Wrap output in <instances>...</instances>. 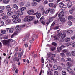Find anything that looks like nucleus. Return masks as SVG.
<instances>
[{"label":"nucleus","mask_w":75,"mask_h":75,"mask_svg":"<svg viewBox=\"0 0 75 75\" xmlns=\"http://www.w3.org/2000/svg\"><path fill=\"white\" fill-rule=\"evenodd\" d=\"M65 37H66V34L65 33H63L62 35L61 38L62 39H64Z\"/></svg>","instance_id":"nucleus-27"},{"label":"nucleus","mask_w":75,"mask_h":75,"mask_svg":"<svg viewBox=\"0 0 75 75\" xmlns=\"http://www.w3.org/2000/svg\"><path fill=\"white\" fill-rule=\"evenodd\" d=\"M31 4L32 6H35L37 4L36 2L33 1L32 3Z\"/></svg>","instance_id":"nucleus-22"},{"label":"nucleus","mask_w":75,"mask_h":75,"mask_svg":"<svg viewBox=\"0 0 75 75\" xmlns=\"http://www.w3.org/2000/svg\"><path fill=\"white\" fill-rule=\"evenodd\" d=\"M60 60L61 61H62V62H65V59L64 57L61 58Z\"/></svg>","instance_id":"nucleus-44"},{"label":"nucleus","mask_w":75,"mask_h":75,"mask_svg":"<svg viewBox=\"0 0 75 75\" xmlns=\"http://www.w3.org/2000/svg\"><path fill=\"white\" fill-rule=\"evenodd\" d=\"M1 33L2 34H5L7 33V32H6V30H2L1 31Z\"/></svg>","instance_id":"nucleus-19"},{"label":"nucleus","mask_w":75,"mask_h":75,"mask_svg":"<svg viewBox=\"0 0 75 75\" xmlns=\"http://www.w3.org/2000/svg\"><path fill=\"white\" fill-rule=\"evenodd\" d=\"M15 29L16 31H20L21 28L20 27V26L19 25H17L15 27Z\"/></svg>","instance_id":"nucleus-13"},{"label":"nucleus","mask_w":75,"mask_h":75,"mask_svg":"<svg viewBox=\"0 0 75 75\" xmlns=\"http://www.w3.org/2000/svg\"><path fill=\"white\" fill-rule=\"evenodd\" d=\"M60 21L62 23H64L65 22L66 20L64 18H62L60 19Z\"/></svg>","instance_id":"nucleus-12"},{"label":"nucleus","mask_w":75,"mask_h":75,"mask_svg":"<svg viewBox=\"0 0 75 75\" xmlns=\"http://www.w3.org/2000/svg\"><path fill=\"white\" fill-rule=\"evenodd\" d=\"M41 11L43 13H45V10H44V8H42L41 9Z\"/></svg>","instance_id":"nucleus-58"},{"label":"nucleus","mask_w":75,"mask_h":75,"mask_svg":"<svg viewBox=\"0 0 75 75\" xmlns=\"http://www.w3.org/2000/svg\"><path fill=\"white\" fill-rule=\"evenodd\" d=\"M18 57L19 59H21V56L20 55V53H19L18 54Z\"/></svg>","instance_id":"nucleus-55"},{"label":"nucleus","mask_w":75,"mask_h":75,"mask_svg":"<svg viewBox=\"0 0 75 75\" xmlns=\"http://www.w3.org/2000/svg\"><path fill=\"white\" fill-rule=\"evenodd\" d=\"M65 41L66 42H68L70 41V38H66L65 39Z\"/></svg>","instance_id":"nucleus-31"},{"label":"nucleus","mask_w":75,"mask_h":75,"mask_svg":"<svg viewBox=\"0 0 75 75\" xmlns=\"http://www.w3.org/2000/svg\"><path fill=\"white\" fill-rule=\"evenodd\" d=\"M73 19V17L72 16H69L68 17V19L69 20H72Z\"/></svg>","instance_id":"nucleus-41"},{"label":"nucleus","mask_w":75,"mask_h":75,"mask_svg":"<svg viewBox=\"0 0 75 75\" xmlns=\"http://www.w3.org/2000/svg\"><path fill=\"white\" fill-rule=\"evenodd\" d=\"M51 50L52 51H54L56 50V47H52L51 48Z\"/></svg>","instance_id":"nucleus-29"},{"label":"nucleus","mask_w":75,"mask_h":75,"mask_svg":"<svg viewBox=\"0 0 75 75\" xmlns=\"http://www.w3.org/2000/svg\"><path fill=\"white\" fill-rule=\"evenodd\" d=\"M6 9L7 11H11V8L10 7V5H7L6 6Z\"/></svg>","instance_id":"nucleus-14"},{"label":"nucleus","mask_w":75,"mask_h":75,"mask_svg":"<svg viewBox=\"0 0 75 75\" xmlns=\"http://www.w3.org/2000/svg\"><path fill=\"white\" fill-rule=\"evenodd\" d=\"M35 15H36V17H37L38 18H40V17H41V15L40 13H38V12H36L35 13H34Z\"/></svg>","instance_id":"nucleus-8"},{"label":"nucleus","mask_w":75,"mask_h":75,"mask_svg":"<svg viewBox=\"0 0 75 75\" xmlns=\"http://www.w3.org/2000/svg\"><path fill=\"white\" fill-rule=\"evenodd\" d=\"M11 23V20L10 19H7L6 21V25H8V24H10Z\"/></svg>","instance_id":"nucleus-11"},{"label":"nucleus","mask_w":75,"mask_h":75,"mask_svg":"<svg viewBox=\"0 0 75 75\" xmlns=\"http://www.w3.org/2000/svg\"><path fill=\"white\" fill-rule=\"evenodd\" d=\"M30 4L31 3L30 2H28L25 5L26 7H29L30 6Z\"/></svg>","instance_id":"nucleus-30"},{"label":"nucleus","mask_w":75,"mask_h":75,"mask_svg":"<svg viewBox=\"0 0 75 75\" xmlns=\"http://www.w3.org/2000/svg\"><path fill=\"white\" fill-rule=\"evenodd\" d=\"M60 55L61 57H65V54L64 53H61L60 54Z\"/></svg>","instance_id":"nucleus-51"},{"label":"nucleus","mask_w":75,"mask_h":75,"mask_svg":"<svg viewBox=\"0 0 75 75\" xmlns=\"http://www.w3.org/2000/svg\"><path fill=\"white\" fill-rule=\"evenodd\" d=\"M51 10V8H49L47 9L46 11L45 12V14H48L49 13H50V11Z\"/></svg>","instance_id":"nucleus-17"},{"label":"nucleus","mask_w":75,"mask_h":75,"mask_svg":"<svg viewBox=\"0 0 75 75\" xmlns=\"http://www.w3.org/2000/svg\"><path fill=\"white\" fill-rule=\"evenodd\" d=\"M58 5L59 7H62L64 6V3H63L62 2H61L60 3H59L58 4Z\"/></svg>","instance_id":"nucleus-18"},{"label":"nucleus","mask_w":75,"mask_h":75,"mask_svg":"<svg viewBox=\"0 0 75 75\" xmlns=\"http://www.w3.org/2000/svg\"><path fill=\"white\" fill-rule=\"evenodd\" d=\"M14 31V28H10L9 30V31L10 33H12Z\"/></svg>","instance_id":"nucleus-20"},{"label":"nucleus","mask_w":75,"mask_h":75,"mask_svg":"<svg viewBox=\"0 0 75 75\" xmlns=\"http://www.w3.org/2000/svg\"><path fill=\"white\" fill-rule=\"evenodd\" d=\"M20 10L21 11H24V10H26V7H24L21 8H20Z\"/></svg>","instance_id":"nucleus-21"},{"label":"nucleus","mask_w":75,"mask_h":75,"mask_svg":"<svg viewBox=\"0 0 75 75\" xmlns=\"http://www.w3.org/2000/svg\"><path fill=\"white\" fill-rule=\"evenodd\" d=\"M12 21L13 23H20L21 22V19H20L17 18L16 20H12Z\"/></svg>","instance_id":"nucleus-6"},{"label":"nucleus","mask_w":75,"mask_h":75,"mask_svg":"<svg viewBox=\"0 0 75 75\" xmlns=\"http://www.w3.org/2000/svg\"><path fill=\"white\" fill-rule=\"evenodd\" d=\"M53 68L54 70H57L58 69V67L57 65H54L53 66Z\"/></svg>","instance_id":"nucleus-36"},{"label":"nucleus","mask_w":75,"mask_h":75,"mask_svg":"<svg viewBox=\"0 0 75 75\" xmlns=\"http://www.w3.org/2000/svg\"><path fill=\"white\" fill-rule=\"evenodd\" d=\"M20 5L21 7H23L24 6V3L23 2H21L20 3Z\"/></svg>","instance_id":"nucleus-57"},{"label":"nucleus","mask_w":75,"mask_h":75,"mask_svg":"<svg viewBox=\"0 0 75 75\" xmlns=\"http://www.w3.org/2000/svg\"><path fill=\"white\" fill-rule=\"evenodd\" d=\"M58 12H57L55 15L54 16H52V18H55V17H56L58 16Z\"/></svg>","instance_id":"nucleus-46"},{"label":"nucleus","mask_w":75,"mask_h":75,"mask_svg":"<svg viewBox=\"0 0 75 75\" xmlns=\"http://www.w3.org/2000/svg\"><path fill=\"white\" fill-rule=\"evenodd\" d=\"M51 59L52 61H56V60L55 59H54V58H53V57L51 58Z\"/></svg>","instance_id":"nucleus-62"},{"label":"nucleus","mask_w":75,"mask_h":75,"mask_svg":"<svg viewBox=\"0 0 75 75\" xmlns=\"http://www.w3.org/2000/svg\"><path fill=\"white\" fill-rule=\"evenodd\" d=\"M55 21H54L52 23V24L51 26H54L55 24Z\"/></svg>","instance_id":"nucleus-63"},{"label":"nucleus","mask_w":75,"mask_h":75,"mask_svg":"<svg viewBox=\"0 0 75 75\" xmlns=\"http://www.w3.org/2000/svg\"><path fill=\"white\" fill-rule=\"evenodd\" d=\"M18 17H19V16L18 15H13L12 16V18L13 19L12 20H16L17 19Z\"/></svg>","instance_id":"nucleus-5"},{"label":"nucleus","mask_w":75,"mask_h":75,"mask_svg":"<svg viewBox=\"0 0 75 75\" xmlns=\"http://www.w3.org/2000/svg\"><path fill=\"white\" fill-rule=\"evenodd\" d=\"M18 13V14L19 16H21V15H23V12L21 11H16Z\"/></svg>","instance_id":"nucleus-16"},{"label":"nucleus","mask_w":75,"mask_h":75,"mask_svg":"<svg viewBox=\"0 0 75 75\" xmlns=\"http://www.w3.org/2000/svg\"><path fill=\"white\" fill-rule=\"evenodd\" d=\"M18 33V31H16L14 32V33L12 35L11 38L13 37L14 36V35H17V34Z\"/></svg>","instance_id":"nucleus-33"},{"label":"nucleus","mask_w":75,"mask_h":75,"mask_svg":"<svg viewBox=\"0 0 75 75\" xmlns=\"http://www.w3.org/2000/svg\"><path fill=\"white\" fill-rule=\"evenodd\" d=\"M9 2V0H4L3 3H4L7 4Z\"/></svg>","instance_id":"nucleus-40"},{"label":"nucleus","mask_w":75,"mask_h":75,"mask_svg":"<svg viewBox=\"0 0 75 75\" xmlns=\"http://www.w3.org/2000/svg\"><path fill=\"white\" fill-rule=\"evenodd\" d=\"M7 14L8 16H11L13 14V12L9 11L7 12Z\"/></svg>","instance_id":"nucleus-35"},{"label":"nucleus","mask_w":75,"mask_h":75,"mask_svg":"<svg viewBox=\"0 0 75 75\" xmlns=\"http://www.w3.org/2000/svg\"><path fill=\"white\" fill-rule=\"evenodd\" d=\"M41 61L42 63H44V58H43V57H42V58L41 59Z\"/></svg>","instance_id":"nucleus-45"},{"label":"nucleus","mask_w":75,"mask_h":75,"mask_svg":"<svg viewBox=\"0 0 75 75\" xmlns=\"http://www.w3.org/2000/svg\"><path fill=\"white\" fill-rule=\"evenodd\" d=\"M54 38L55 40H58H58L59 39V38L57 36H54Z\"/></svg>","instance_id":"nucleus-54"},{"label":"nucleus","mask_w":75,"mask_h":75,"mask_svg":"<svg viewBox=\"0 0 75 75\" xmlns=\"http://www.w3.org/2000/svg\"><path fill=\"white\" fill-rule=\"evenodd\" d=\"M63 51L64 53H67L68 52V50L67 49H64L63 50Z\"/></svg>","instance_id":"nucleus-50"},{"label":"nucleus","mask_w":75,"mask_h":75,"mask_svg":"<svg viewBox=\"0 0 75 75\" xmlns=\"http://www.w3.org/2000/svg\"><path fill=\"white\" fill-rule=\"evenodd\" d=\"M55 10L54 9H51L50 11V13L52 14H53L55 13Z\"/></svg>","instance_id":"nucleus-15"},{"label":"nucleus","mask_w":75,"mask_h":75,"mask_svg":"<svg viewBox=\"0 0 75 75\" xmlns=\"http://www.w3.org/2000/svg\"><path fill=\"white\" fill-rule=\"evenodd\" d=\"M67 70L69 73H71L72 72V69L70 67H67Z\"/></svg>","instance_id":"nucleus-10"},{"label":"nucleus","mask_w":75,"mask_h":75,"mask_svg":"<svg viewBox=\"0 0 75 75\" xmlns=\"http://www.w3.org/2000/svg\"><path fill=\"white\" fill-rule=\"evenodd\" d=\"M50 69H49L47 71V75H52V73L51 71H50Z\"/></svg>","instance_id":"nucleus-24"},{"label":"nucleus","mask_w":75,"mask_h":75,"mask_svg":"<svg viewBox=\"0 0 75 75\" xmlns=\"http://www.w3.org/2000/svg\"><path fill=\"white\" fill-rule=\"evenodd\" d=\"M67 65L68 66V67H71V66H72V64H71V63L68 62L67 64Z\"/></svg>","instance_id":"nucleus-42"},{"label":"nucleus","mask_w":75,"mask_h":75,"mask_svg":"<svg viewBox=\"0 0 75 75\" xmlns=\"http://www.w3.org/2000/svg\"><path fill=\"white\" fill-rule=\"evenodd\" d=\"M67 32L69 34H72V33H73V31L72 30H69L67 31Z\"/></svg>","instance_id":"nucleus-47"},{"label":"nucleus","mask_w":75,"mask_h":75,"mask_svg":"<svg viewBox=\"0 0 75 75\" xmlns=\"http://www.w3.org/2000/svg\"><path fill=\"white\" fill-rule=\"evenodd\" d=\"M62 35V33H60L58 34L57 35V37H58L59 38H60L61 37V35Z\"/></svg>","instance_id":"nucleus-43"},{"label":"nucleus","mask_w":75,"mask_h":75,"mask_svg":"<svg viewBox=\"0 0 75 75\" xmlns=\"http://www.w3.org/2000/svg\"><path fill=\"white\" fill-rule=\"evenodd\" d=\"M49 6L50 7H53V6H54V3H50L49 4Z\"/></svg>","instance_id":"nucleus-34"},{"label":"nucleus","mask_w":75,"mask_h":75,"mask_svg":"<svg viewBox=\"0 0 75 75\" xmlns=\"http://www.w3.org/2000/svg\"><path fill=\"white\" fill-rule=\"evenodd\" d=\"M52 45H53L54 47H57V43H56L55 42H53L52 43Z\"/></svg>","instance_id":"nucleus-53"},{"label":"nucleus","mask_w":75,"mask_h":75,"mask_svg":"<svg viewBox=\"0 0 75 75\" xmlns=\"http://www.w3.org/2000/svg\"><path fill=\"white\" fill-rule=\"evenodd\" d=\"M71 44V43L69 42L66 44V45L67 47H69V46Z\"/></svg>","instance_id":"nucleus-60"},{"label":"nucleus","mask_w":75,"mask_h":75,"mask_svg":"<svg viewBox=\"0 0 75 75\" xmlns=\"http://www.w3.org/2000/svg\"><path fill=\"white\" fill-rule=\"evenodd\" d=\"M62 75H66L67 73H66V72L65 71H63L62 72Z\"/></svg>","instance_id":"nucleus-49"},{"label":"nucleus","mask_w":75,"mask_h":75,"mask_svg":"<svg viewBox=\"0 0 75 75\" xmlns=\"http://www.w3.org/2000/svg\"><path fill=\"white\" fill-rule=\"evenodd\" d=\"M71 45L73 47H75V42L72 43Z\"/></svg>","instance_id":"nucleus-64"},{"label":"nucleus","mask_w":75,"mask_h":75,"mask_svg":"<svg viewBox=\"0 0 75 75\" xmlns=\"http://www.w3.org/2000/svg\"><path fill=\"white\" fill-rule=\"evenodd\" d=\"M64 12L63 11H61L58 14V16L59 18H61L64 17Z\"/></svg>","instance_id":"nucleus-4"},{"label":"nucleus","mask_w":75,"mask_h":75,"mask_svg":"<svg viewBox=\"0 0 75 75\" xmlns=\"http://www.w3.org/2000/svg\"><path fill=\"white\" fill-rule=\"evenodd\" d=\"M13 40L11 39H9L7 40H3L2 41V42L4 45H9L10 42H13Z\"/></svg>","instance_id":"nucleus-1"},{"label":"nucleus","mask_w":75,"mask_h":75,"mask_svg":"<svg viewBox=\"0 0 75 75\" xmlns=\"http://www.w3.org/2000/svg\"><path fill=\"white\" fill-rule=\"evenodd\" d=\"M13 59L15 61H17L18 62H19V59L18 58H17V57H14Z\"/></svg>","instance_id":"nucleus-25"},{"label":"nucleus","mask_w":75,"mask_h":75,"mask_svg":"<svg viewBox=\"0 0 75 75\" xmlns=\"http://www.w3.org/2000/svg\"><path fill=\"white\" fill-rule=\"evenodd\" d=\"M0 8L1 10H4L5 8H4V6H0Z\"/></svg>","instance_id":"nucleus-56"},{"label":"nucleus","mask_w":75,"mask_h":75,"mask_svg":"<svg viewBox=\"0 0 75 75\" xmlns=\"http://www.w3.org/2000/svg\"><path fill=\"white\" fill-rule=\"evenodd\" d=\"M44 20V16H42L40 20V21H42Z\"/></svg>","instance_id":"nucleus-52"},{"label":"nucleus","mask_w":75,"mask_h":75,"mask_svg":"<svg viewBox=\"0 0 75 75\" xmlns=\"http://www.w3.org/2000/svg\"><path fill=\"white\" fill-rule=\"evenodd\" d=\"M71 53L72 55H73V56H75V51H73Z\"/></svg>","instance_id":"nucleus-59"},{"label":"nucleus","mask_w":75,"mask_h":75,"mask_svg":"<svg viewBox=\"0 0 75 75\" xmlns=\"http://www.w3.org/2000/svg\"><path fill=\"white\" fill-rule=\"evenodd\" d=\"M66 48V46L62 45L60 47H58L57 48V50L58 52H60V51H61L62 48Z\"/></svg>","instance_id":"nucleus-3"},{"label":"nucleus","mask_w":75,"mask_h":75,"mask_svg":"<svg viewBox=\"0 0 75 75\" xmlns=\"http://www.w3.org/2000/svg\"><path fill=\"white\" fill-rule=\"evenodd\" d=\"M8 16H5L2 17V18L3 20H6L8 18Z\"/></svg>","instance_id":"nucleus-28"},{"label":"nucleus","mask_w":75,"mask_h":75,"mask_svg":"<svg viewBox=\"0 0 75 75\" xmlns=\"http://www.w3.org/2000/svg\"><path fill=\"white\" fill-rule=\"evenodd\" d=\"M48 1L47 0H46L44 2V4H48Z\"/></svg>","instance_id":"nucleus-61"},{"label":"nucleus","mask_w":75,"mask_h":75,"mask_svg":"<svg viewBox=\"0 0 75 75\" xmlns=\"http://www.w3.org/2000/svg\"><path fill=\"white\" fill-rule=\"evenodd\" d=\"M34 11L33 10H31L28 11H27V13L28 14H29V15H31V14H33L34 13Z\"/></svg>","instance_id":"nucleus-7"},{"label":"nucleus","mask_w":75,"mask_h":75,"mask_svg":"<svg viewBox=\"0 0 75 75\" xmlns=\"http://www.w3.org/2000/svg\"><path fill=\"white\" fill-rule=\"evenodd\" d=\"M59 26H57L54 28V30H57L59 29Z\"/></svg>","instance_id":"nucleus-48"},{"label":"nucleus","mask_w":75,"mask_h":75,"mask_svg":"<svg viewBox=\"0 0 75 75\" xmlns=\"http://www.w3.org/2000/svg\"><path fill=\"white\" fill-rule=\"evenodd\" d=\"M66 55L67 57H69V56H71V53L69 52H68L66 53Z\"/></svg>","instance_id":"nucleus-38"},{"label":"nucleus","mask_w":75,"mask_h":75,"mask_svg":"<svg viewBox=\"0 0 75 75\" xmlns=\"http://www.w3.org/2000/svg\"><path fill=\"white\" fill-rule=\"evenodd\" d=\"M4 23V22L3 21H1L0 22V27H2V26H3Z\"/></svg>","instance_id":"nucleus-37"},{"label":"nucleus","mask_w":75,"mask_h":75,"mask_svg":"<svg viewBox=\"0 0 75 75\" xmlns=\"http://www.w3.org/2000/svg\"><path fill=\"white\" fill-rule=\"evenodd\" d=\"M13 7L16 10L18 9V7L17 6L16 4H14L13 5Z\"/></svg>","instance_id":"nucleus-23"},{"label":"nucleus","mask_w":75,"mask_h":75,"mask_svg":"<svg viewBox=\"0 0 75 75\" xmlns=\"http://www.w3.org/2000/svg\"><path fill=\"white\" fill-rule=\"evenodd\" d=\"M59 41L60 42H63V41H64V39H63L60 38H59Z\"/></svg>","instance_id":"nucleus-39"},{"label":"nucleus","mask_w":75,"mask_h":75,"mask_svg":"<svg viewBox=\"0 0 75 75\" xmlns=\"http://www.w3.org/2000/svg\"><path fill=\"white\" fill-rule=\"evenodd\" d=\"M72 6V2L71 1L69 2L67 5V7H68V8H71V7Z\"/></svg>","instance_id":"nucleus-9"},{"label":"nucleus","mask_w":75,"mask_h":75,"mask_svg":"<svg viewBox=\"0 0 75 75\" xmlns=\"http://www.w3.org/2000/svg\"><path fill=\"white\" fill-rule=\"evenodd\" d=\"M52 17H50V18L48 19V22L51 23V22H52V21H53V19H52L53 18H52Z\"/></svg>","instance_id":"nucleus-26"},{"label":"nucleus","mask_w":75,"mask_h":75,"mask_svg":"<svg viewBox=\"0 0 75 75\" xmlns=\"http://www.w3.org/2000/svg\"><path fill=\"white\" fill-rule=\"evenodd\" d=\"M67 24L71 26L72 24V22L71 21H68L67 22Z\"/></svg>","instance_id":"nucleus-32"},{"label":"nucleus","mask_w":75,"mask_h":75,"mask_svg":"<svg viewBox=\"0 0 75 75\" xmlns=\"http://www.w3.org/2000/svg\"><path fill=\"white\" fill-rule=\"evenodd\" d=\"M33 20V16H27L24 19V21L25 22H27V21H30L31 20Z\"/></svg>","instance_id":"nucleus-2"}]
</instances>
